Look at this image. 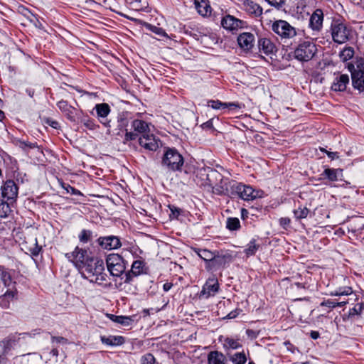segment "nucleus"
Wrapping results in <instances>:
<instances>
[{
	"label": "nucleus",
	"instance_id": "41",
	"mask_svg": "<svg viewBox=\"0 0 364 364\" xmlns=\"http://www.w3.org/2000/svg\"><path fill=\"white\" fill-rule=\"evenodd\" d=\"M348 303L347 301H340V302H336L335 301H333V300H331V299H328L326 301H323L321 304V306H326V307H328L330 309H334L336 307H342V306H344L345 305H346Z\"/></svg>",
	"mask_w": 364,
	"mask_h": 364
},
{
	"label": "nucleus",
	"instance_id": "8",
	"mask_svg": "<svg viewBox=\"0 0 364 364\" xmlns=\"http://www.w3.org/2000/svg\"><path fill=\"white\" fill-rule=\"evenodd\" d=\"M65 256L80 269L82 267L85 263L88 262L90 259L93 257L88 254L87 250L80 248L79 247H76L72 252L67 253Z\"/></svg>",
	"mask_w": 364,
	"mask_h": 364
},
{
	"label": "nucleus",
	"instance_id": "21",
	"mask_svg": "<svg viewBox=\"0 0 364 364\" xmlns=\"http://www.w3.org/2000/svg\"><path fill=\"white\" fill-rule=\"evenodd\" d=\"M243 6L246 12L255 17H259L262 14V8L252 0H245Z\"/></svg>",
	"mask_w": 364,
	"mask_h": 364
},
{
	"label": "nucleus",
	"instance_id": "38",
	"mask_svg": "<svg viewBox=\"0 0 364 364\" xmlns=\"http://www.w3.org/2000/svg\"><path fill=\"white\" fill-rule=\"evenodd\" d=\"M0 279L6 287L12 284L10 274L3 267H0Z\"/></svg>",
	"mask_w": 364,
	"mask_h": 364
},
{
	"label": "nucleus",
	"instance_id": "7",
	"mask_svg": "<svg viewBox=\"0 0 364 364\" xmlns=\"http://www.w3.org/2000/svg\"><path fill=\"white\" fill-rule=\"evenodd\" d=\"M232 189L245 200H252L257 198L261 197V191L255 190L250 186H246L242 183H234L231 186Z\"/></svg>",
	"mask_w": 364,
	"mask_h": 364
},
{
	"label": "nucleus",
	"instance_id": "51",
	"mask_svg": "<svg viewBox=\"0 0 364 364\" xmlns=\"http://www.w3.org/2000/svg\"><path fill=\"white\" fill-rule=\"evenodd\" d=\"M141 364H154L155 358L151 353H146L141 358Z\"/></svg>",
	"mask_w": 364,
	"mask_h": 364
},
{
	"label": "nucleus",
	"instance_id": "52",
	"mask_svg": "<svg viewBox=\"0 0 364 364\" xmlns=\"http://www.w3.org/2000/svg\"><path fill=\"white\" fill-rule=\"evenodd\" d=\"M138 135L136 133L128 132L126 129V133L124 139V142L126 143L129 141L135 140L137 138Z\"/></svg>",
	"mask_w": 364,
	"mask_h": 364
},
{
	"label": "nucleus",
	"instance_id": "37",
	"mask_svg": "<svg viewBox=\"0 0 364 364\" xmlns=\"http://www.w3.org/2000/svg\"><path fill=\"white\" fill-rule=\"evenodd\" d=\"M80 122L89 130H95L99 126L95 123V120L88 116L83 117Z\"/></svg>",
	"mask_w": 364,
	"mask_h": 364
},
{
	"label": "nucleus",
	"instance_id": "11",
	"mask_svg": "<svg viewBox=\"0 0 364 364\" xmlns=\"http://www.w3.org/2000/svg\"><path fill=\"white\" fill-rule=\"evenodd\" d=\"M94 109L97 112V117L100 123L107 128V133H110L111 121L107 119V117L111 112L110 107L107 103H100L95 106Z\"/></svg>",
	"mask_w": 364,
	"mask_h": 364
},
{
	"label": "nucleus",
	"instance_id": "20",
	"mask_svg": "<svg viewBox=\"0 0 364 364\" xmlns=\"http://www.w3.org/2000/svg\"><path fill=\"white\" fill-rule=\"evenodd\" d=\"M221 24L224 28L233 31L241 27L242 21L236 18L233 16L226 15L223 18Z\"/></svg>",
	"mask_w": 364,
	"mask_h": 364
},
{
	"label": "nucleus",
	"instance_id": "40",
	"mask_svg": "<svg viewBox=\"0 0 364 364\" xmlns=\"http://www.w3.org/2000/svg\"><path fill=\"white\" fill-rule=\"evenodd\" d=\"M230 360L234 364H245L247 361V358L244 352L235 353L230 357Z\"/></svg>",
	"mask_w": 364,
	"mask_h": 364
},
{
	"label": "nucleus",
	"instance_id": "34",
	"mask_svg": "<svg viewBox=\"0 0 364 364\" xmlns=\"http://www.w3.org/2000/svg\"><path fill=\"white\" fill-rule=\"evenodd\" d=\"M58 108L65 113L68 118L70 121H75L74 111L75 109L69 105L66 101L61 100L58 103Z\"/></svg>",
	"mask_w": 364,
	"mask_h": 364
},
{
	"label": "nucleus",
	"instance_id": "30",
	"mask_svg": "<svg viewBox=\"0 0 364 364\" xmlns=\"http://www.w3.org/2000/svg\"><path fill=\"white\" fill-rule=\"evenodd\" d=\"M208 364H226L225 356L219 351H211L208 355Z\"/></svg>",
	"mask_w": 364,
	"mask_h": 364
},
{
	"label": "nucleus",
	"instance_id": "61",
	"mask_svg": "<svg viewBox=\"0 0 364 364\" xmlns=\"http://www.w3.org/2000/svg\"><path fill=\"white\" fill-rule=\"evenodd\" d=\"M173 287V284L170 282H166L163 285V289L165 291H168Z\"/></svg>",
	"mask_w": 364,
	"mask_h": 364
},
{
	"label": "nucleus",
	"instance_id": "36",
	"mask_svg": "<svg viewBox=\"0 0 364 364\" xmlns=\"http://www.w3.org/2000/svg\"><path fill=\"white\" fill-rule=\"evenodd\" d=\"M226 228L232 231L240 228V222L237 218H228L226 221Z\"/></svg>",
	"mask_w": 364,
	"mask_h": 364
},
{
	"label": "nucleus",
	"instance_id": "42",
	"mask_svg": "<svg viewBox=\"0 0 364 364\" xmlns=\"http://www.w3.org/2000/svg\"><path fill=\"white\" fill-rule=\"evenodd\" d=\"M354 55V50L351 47L345 48L340 53V58L343 61L351 59Z\"/></svg>",
	"mask_w": 364,
	"mask_h": 364
},
{
	"label": "nucleus",
	"instance_id": "1",
	"mask_svg": "<svg viewBox=\"0 0 364 364\" xmlns=\"http://www.w3.org/2000/svg\"><path fill=\"white\" fill-rule=\"evenodd\" d=\"M80 272L82 277L90 282L100 286H106L107 274L105 270L104 262L102 259L93 257L88 262L85 263Z\"/></svg>",
	"mask_w": 364,
	"mask_h": 364
},
{
	"label": "nucleus",
	"instance_id": "49",
	"mask_svg": "<svg viewBox=\"0 0 364 364\" xmlns=\"http://www.w3.org/2000/svg\"><path fill=\"white\" fill-rule=\"evenodd\" d=\"M17 145L20 148H21L22 149H23L25 151L28 149H34V148L37 147L36 143H31L29 141H22V140H18L17 141Z\"/></svg>",
	"mask_w": 364,
	"mask_h": 364
},
{
	"label": "nucleus",
	"instance_id": "33",
	"mask_svg": "<svg viewBox=\"0 0 364 364\" xmlns=\"http://www.w3.org/2000/svg\"><path fill=\"white\" fill-rule=\"evenodd\" d=\"M13 202L5 198H0V218H6L12 211Z\"/></svg>",
	"mask_w": 364,
	"mask_h": 364
},
{
	"label": "nucleus",
	"instance_id": "16",
	"mask_svg": "<svg viewBox=\"0 0 364 364\" xmlns=\"http://www.w3.org/2000/svg\"><path fill=\"white\" fill-rule=\"evenodd\" d=\"M145 263L141 260H135L132 264L130 272L125 274V283H130L133 276H139L144 272Z\"/></svg>",
	"mask_w": 364,
	"mask_h": 364
},
{
	"label": "nucleus",
	"instance_id": "4",
	"mask_svg": "<svg viewBox=\"0 0 364 364\" xmlns=\"http://www.w3.org/2000/svg\"><path fill=\"white\" fill-rule=\"evenodd\" d=\"M317 52L315 43L311 41H304L299 43L294 51V58L301 62L311 60Z\"/></svg>",
	"mask_w": 364,
	"mask_h": 364
},
{
	"label": "nucleus",
	"instance_id": "17",
	"mask_svg": "<svg viewBox=\"0 0 364 364\" xmlns=\"http://www.w3.org/2000/svg\"><path fill=\"white\" fill-rule=\"evenodd\" d=\"M239 46L245 50H250L254 46L255 36L250 33H243L237 37Z\"/></svg>",
	"mask_w": 364,
	"mask_h": 364
},
{
	"label": "nucleus",
	"instance_id": "35",
	"mask_svg": "<svg viewBox=\"0 0 364 364\" xmlns=\"http://www.w3.org/2000/svg\"><path fill=\"white\" fill-rule=\"evenodd\" d=\"M353 289L350 287H339L332 291L330 292L331 296H348L353 294Z\"/></svg>",
	"mask_w": 364,
	"mask_h": 364
},
{
	"label": "nucleus",
	"instance_id": "56",
	"mask_svg": "<svg viewBox=\"0 0 364 364\" xmlns=\"http://www.w3.org/2000/svg\"><path fill=\"white\" fill-rule=\"evenodd\" d=\"M364 308V304L363 303L357 304L354 308L352 309L353 314L359 315L361 314L363 309Z\"/></svg>",
	"mask_w": 364,
	"mask_h": 364
},
{
	"label": "nucleus",
	"instance_id": "27",
	"mask_svg": "<svg viewBox=\"0 0 364 364\" xmlns=\"http://www.w3.org/2000/svg\"><path fill=\"white\" fill-rule=\"evenodd\" d=\"M193 252L205 262V265L210 263L211 260L214 259L215 254L217 251H210L207 249L203 248H193Z\"/></svg>",
	"mask_w": 364,
	"mask_h": 364
},
{
	"label": "nucleus",
	"instance_id": "59",
	"mask_svg": "<svg viewBox=\"0 0 364 364\" xmlns=\"http://www.w3.org/2000/svg\"><path fill=\"white\" fill-rule=\"evenodd\" d=\"M246 333L247 336L249 337H251L252 338H255L257 336V333L255 331L251 329H247Z\"/></svg>",
	"mask_w": 364,
	"mask_h": 364
},
{
	"label": "nucleus",
	"instance_id": "13",
	"mask_svg": "<svg viewBox=\"0 0 364 364\" xmlns=\"http://www.w3.org/2000/svg\"><path fill=\"white\" fill-rule=\"evenodd\" d=\"M219 290V284L217 278L214 276L210 277L203 285L199 294L200 299H208L213 296Z\"/></svg>",
	"mask_w": 364,
	"mask_h": 364
},
{
	"label": "nucleus",
	"instance_id": "14",
	"mask_svg": "<svg viewBox=\"0 0 364 364\" xmlns=\"http://www.w3.org/2000/svg\"><path fill=\"white\" fill-rule=\"evenodd\" d=\"M97 242L102 249L107 250L119 249L122 246L119 237L114 235L100 237Z\"/></svg>",
	"mask_w": 364,
	"mask_h": 364
},
{
	"label": "nucleus",
	"instance_id": "64",
	"mask_svg": "<svg viewBox=\"0 0 364 364\" xmlns=\"http://www.w3.org/2000/svg\"><path fill=\"white\" fill-rule=\"evenodd\" d=\"M247 215H248V211L246 209L242 208L241 210V216H242V218L244 219L246 217H247Z\"/></svg>",
	"mask_w": 364,
	"mask_h": 364
},
{
	"label": "nucleus",
	"instance_id": "24",
	"mask_svg": "<svg viewBox=\"0 0 364 364\" xmlns=\"http://www.w3.org/2000/svg\"><path fill=\"white\" fill-rule=\"evenodd\" d=\"M7 287L8 289L4 294L1 301V305L4 307L9 306V302L17 298V291L14 288V283L12 282V284Z\"/></svg>",
	"mask_w": 364,
	"mask_h": 364
},
{
	"label": "nucleus",
	"instance_id": "57",
	"mask_svg": "<svg viewBox=\"0 0 364 364\" xmlns=\"http://www.w3.org/2000/svg\"><path fill=\"white\" fill-rule=\"evenodd\" d=\"M321 150L323 152H326V154L328 155V156L331 159H334L336 158H338V152H331V151H326V149H321Z\"/></svg>",
	"mask_w": 364,
	"mask_h": 364
},
{
	"label": "nucleus",
	"instance_id": "9",
	"mask_svg": "<svg viewBox=\"0 0 364 364\" xmlns=\"http://www.w3.org/2000/svg\"><path fill=\"white\" fill-rule=\"evenodd\" d=\"M232 256L229 253L220 254L218 251L215 254V257L210 263L205 265L208 271H215L220 267H224L227 264L232 262Z\"/></svg>",
	"mask_w": 364,
	"mask_h": 364
},
{
	"label": "nucleus",
	"instance_id": "44",
	"mask_svg": "<svg viewBox=\"0 0 364 364\" xmlns=\"http://www.w3.org/2000/svg\"><path fill=\"white\" fill-rule=\"evenodd\" d=\"M135 316H119L117 323H119L124 326H131L134 321Z\"/></svg>",
	"mask_w": 364,
	"mask_h": 364
},
{
	"label": "nucleus",
	"instance_id": "43",
	"mask_svg": "<svg viewBox=\"0 0 364 364\" xmlns=\"http://www.w3.org/2000/svg\"><path fill=\"white\" fill-rule=\"evenodd\" d=\"M223 346L227 349H237L241 346L237 340L231 338H226Z\"/></svg>",
	"mask_w": 364,
	"mask_h": 364
},
{
	"label": "nucleus",
	"instance_id": "31",
	"mask_svg": "<svg viewBox=\"0 0 364 364\" xmlns=\"http://www.w3.org/2000/svg\"><path fill=\"white\" fill-rule=\"evenodd\" d=\"M330 181H337L343 176V170L341 168H327L322 173Z\"/></svg>",
	"mask_w": 364,
	"mask_h": 364
},
{
	"label": "nucleus",
	"instance_id": "62",
	"mask_svg": "<svg viewBox=\"0 0 364 364\" xmlns=\"http://www.w3.org/2000/svg\"><path fill=\"white\" fill-rule=\"evenodd\" d=\"M310 334L313 339H317L319 337V333L318 331H312Z\"/></svg>",
	"mask_w": 364,
	"mask_h": 364
},
{
	"label": "nucleus",
	"instance_id": "53",
	"mask_svg": "<svg viewBox=\"0 0 364 364\" xmlns=\"http://www.w3.org/2000/svg\"><path fill=\"white\" fill-rule=\"evenodd\" d=\"M269 4L277 9H280L285 3V0H266Z\"/></svg>",
	"mask_w": 364,
	"mask_h": 364
},
{
	"label": "nucleus",
	"instance_id": "2",
	"mask_svg": "<svg viewBox=\"0 0 364 364\" xmlns=\"http://www.w3.org/2000/svg\"><path fill=\"white\" fill-rule=\"evenodd\" d=\"M333 41L338 44H343L352 38L351 27L340 19H334L330 26Z\"/></svg>",
	"mask_w": 364,
	"mask_h": 364
},
{
	"label": "nucleus",
	"instance_id": "25",
	"mask_svg": "<svg viewBox=\"0 0 364 364\" xmlns=\"http://www.w3.org/2000/svg\"><path fill=\"white\" fill-rule=\"evenodd\" d=\"M25 248L33 256H38L42 249L36 237H28V240L25 241Z\"/></svg>",
	"mask_w": 364,
	"mask_h": 364
},
{
	"label": "nucleus",
	"instance_id": "50",
	"mask_svg": "<svg viewBox=\"0 0 364 364\" xmlns=\"http://www.w3.org/2000/svg\"><path fill=\"white\" fill-rule=\"evenodd\" d=\"M147 27L149 28V29L151 31L154 32V33H156V35H158L159 36H167L166 33L161 28H159L156 26L151 25V24H149L147 26Z\"/></svg>",
	"mask_w": 364,
	"mask_h": 364
},
{
	"label": "nucleus",
	"instance_id": "19",
	"mask_svg": "<svg viewBox=\"0 0 364 364\" xmlns=\"http://www.w3.org/2000/svg\"><path fill=\"white\" fill-rule=\"evenodd\" d=\"M353 86L360 92H364V71L354 70L351 72Z\"/></svg>",
	"mask_w": 364,
	"mask_h": 364
},
{
	"label": "nucleus",
	"instance_id": "29",
	"mask_svg": "<svg viewBox=\"0 0 364 364\" xmlns=\"http://www.w3.org/2000/svg\"><path fill=\"white\" fill-rule=\"evenodd\" d=\"M195 6L199 14L207 16L211 14V8L208 0H194Z\"/></svg>",
	"mask_w": 364,
	"mask_h": 364
},
{
	"label": "nucleus",
	"instance_id": "23",
	"mask_svg": "<svg viewBox=\"0 0 364 364\" xmlns=\"http://www.w3.org/2000/svg\"><path fill=\"white\" fill-rule=\"evenodd\" d=\"M349 82V77L346 74H342L337 77L331 85V89L334 91L342 92L346 89Z\"/></svg>",
	"mask_w": 364,
	"mask_h": 364
},
{
	"label": "nucleus",
	"instance_id": "63",
	"mask_svg": "<svg viewBox=\"0 0 364 364\" xmlns=\"http://www.w3.org/2000/svg\"><path fill=\"white\" fill-rule=\"evenodd\" d=\"M108 318L112 321L117 323V318L119 316H116L114 314H107Z\"/></svg>",
	"mask_w": 364,
	"mask_h": 364
},
{
	"label": "nucleus",
	"instance_id": "45",
	"mask_svg": "<svg viewBox=\"0 0 364 364\" xmlns=\"http://www.w3.org/2000/svg\"><path fill=\"white\" fill-rule=\"evenodd\" d=\"M92 237V232L89 230H82L78 235V239L80 242L87 243L91 240Z\"/></svg>",
	"mask_w": 364,
	"mask_h": 364
},
{
	"label": "nucleus",
	"instance_id": "55",
	"mask_svg": "<svg viewBox=\"0 0 364 364\" xmlns=\"http://www.w3.org/2000/svg\"><path fill=\"white\" fill-rule=\"evenodd\" d=\"M51 341L53 343H63V344L68 343V339L64 337H61V336H52Z\"/></svg>",
	"mask_w": 364,
	"mask_h": 364
},
{
	"label": "nucleus",
	"instance_id": "48",
	"mask_svg": "<svg viewBox=\"0 0 364 364\" xmlns=\"http://www.w3.org/2000/svg\"><path fill=\"white\" fill-rule=\"evenodd\" d=\"M258 247H259V246L255 244V241L252 240L247 245V248L245 250V252L247 256L253 255L255 254Z\"/></svg>",
	"mask_w": 364,
	"mask_h": 364
},
{
	"label": "nucleus",
	"instance_id": "12",
	"mask_svg": "<svg viewBox=\"0 0 364 364\" xmlns=\"http://www.w3.org/2000/svg\"><path fill=\"white\" fill-rule=\"evenodd\" d=\"M141 147L149 151H156L161 146V141L152 134H142L139 139Z\"/></svg>",
	"mask_w": 364,
	"mask_h": 364
},
{
	"label": "nucleus",
	"instance_id": "3",
	"mask_svg": "<svg viewBox=\"0 0 364 364\" xmlns=\"http://www.w3.org/2000/svg\"><path fill=\"white\" fill-rule=\"evenodd\" d=\"M184 163L182 155L173 148H167L162 158V166L172 171H181Z\"/></svg>",
	"mask_w": 364,
	"mask_h": 364
},
{
	"label": "nucleus",
	"instance_id": "6",
	"mask_svg": "<svg viewBox=\"0 0 364 364\" xmlns=\"http://www.w3.org/2000/svg\"><path fill=\"white\" fill-rule=\"evenodd\" d=\"M107 267L114 277H119L125 271L124 259L118 254H109L106 259Z\"/></svg>",
	"mask_w": 364,
	"mask_h": 364
},
{
	"label": "nucleus",
	"instance_id": "60",
	"mask_svg": "<svg viewBox=\"0 0 364 364\" xmlns=\"http://www.w3.org/2000/svg\"><path fill=\"white\" fill-rule=\"evenodd\" d=\"M48 123L53 128L58 129L59 127V123L55 120H48Z\"/></svg>",
	"mask_w": 364,
	"mask_h": 364
},
{
	"label": "nucleus",
	"instance_id": "58",
	"mask_svg": "<svg viewBox=\"0 0 364 364\" xmlns=\"http://www.w3.org/2000/svg\"><path fill=\"white\" fill-rule=\"evenodd\" d=\"M7 353H4L2 350L1 354H0V364H6L8 362V358L6 357Z\"/></svg>",
	"mask_w": 364,
	"mask_h": 364
},
{
	"label": "nucleus",
	"instance_id": "28",
	"mask_svg": "<svg viewBox=\"0 0 364 364\" xmlns=\"http://www.w3.org/2000/svg\"><path fill=\"white\" fill-rule=\"evenodd\" d=\"M100 340L103 344L110 346H121L125 342L124 338L121 336H102Z\"/></svg>",
	"mask_w": 364,
	"mask_h": 364
},
{
	"label": "nucleus",
	"instance_id": "15",
	"mask_svg": "<svg viewBox=\"0 0 364 364\" xmlns=\"http://www.w3.org/2000/svg\"><path fill=\"white\" fill-rule=\"evenodd\" d=\"M323 13L321 9H316L309 18V26L314 32H320L323 28Z\"/></svg>",
	"mask_w": 364,
	"mask_h": 364
},
{
	"label": "nucleus",
	"instance_id": "46",
	"mask_svg": "<svg viewBox=\"0 0 364 364\" xmlns=\"http://www.w3.org/2000/svg\"><path fill=\"white\" fill-rule=\"evenodd\" d=\"M309 213V210L306 207H299L298 209L294 210V215L296 219L306 218Z\"/></svg>",
	"mask_w": 364,
	"mask_h": 364
},
{
	"label": "nucleus",
	"instance_id": "18",
	"mask_svg": "<svg viewBox=\"0 0 364 364\" xmlns=\"http://www.w3.org/2000/svg\"><path fill=\"white\" fill-rule=\"evenodd\" d=\"M259 51L265 55H271L277 51V48L273 42L269 38H262L258 41Z\"/></svg>",
	"mask_w": 364,
	"mask_h": 364
},
{
	"label": "nucleus",
	"instance_id": "5",
	"mask_svg": "<svg viewBox=\"0 0 364 364\" xmlns=\"http://www.w3.org/2000/svg\"><path fill=\"white\" fill-rule=\"evenodd\" d=\"M272 29L282 39H291L297 36L296 29L284 20H277L273 22Z\"/></svg>",
	"mask_w": 364,
	"mask_h": 364
},
{
	"label": "nucleus",
	"instance_id": "54",
	"mask_svg": "<svg viewBox=\"0 0 364 364\" xmlns=\"http://www.w3.org/2000/svg\"><path fill=\"white\" fill-rule=\"evenodd\" d=\"M291 220L289 218H282L279 219V225L284 229H287L290 225Z\"/></svg>",
	"mask_w": 364,
	"mask_h": 364
},
{
	"label": "nucleus",
	"instance_id": "39",
	"mask_svg": "<svg viewBox=\"0 0 364 364\" xmlns=\"http://www.w3.org/2000/svg\"><path fill=\"white\" fill-rule=\"evenodd\" d=\"M129 120L127 113L122 112L117 116V126L119 129H125L128 126Z\"/></svg>",
	"mask_w": 364,
	"mask_h": 364
},
{
	"label": "nucleus",
	"instance_id": "10",
	"mask_svg": "<svg viewBox=\"0 0 364 364\" xmlns=\"http://www.w3.org/2000/svg\"><path fill=\"white\" fill-rule=\"evenodd\" d=\"M1 196L9 201L15 203L18 193V187L13 180H7L1 186Z\"/></svg>",
	"mask_w": 364,
	"mask_h": 364
},
{
	"label": "nucleus",
	"instance_id": "32",
	"mask_svg": "<svg viewBox=\"0 0 364 364\" xmlns=\"http://www.w3.org/2000/svg\"><path fill=\"white\" fill-rule=\"evenodd\" d=\"M132 127L138 133L147 134L149 132V125L145 121L141 119H134L132 122Z\"/></svg>",
	"mask_w": 364,
	"mask_h": 364
},
{
	"label": "nucleus",
	"instance_id": "22",
	"mask_svg": "<svg viewBox=\"0 0 364 364\" xmlns=\"http://www.w3.org/2000/svg\"><path fill=\"white\" fill-rule=\"evenodd\" d=\"M20 338L16 335H11L0 341V348L4 353H8L18 343Z\"/></svg>",
	"mask_w": 364,
	"mask_h": 364
},
{
	"label": "nucleus",
	"instance_id": "47",
	"mask_svg": "<svg viewBox=\"0 0 364 364\" xmlns=\"http://www.w3.org/2000/svg\"><path fill=\"white\" fill-rule=\"evenodd\" d=\"M61 186L67 193H70L75 196H82V193L79 190L75 189L74 187L68 183H61Z\"/></svg>",
	"mask_w": 364,
	"mask_h": 364
},
{
	"label": "nucleus",
	"instance_id": "26",
	"mask_svg": "<svg viewBox=\"0 0 364 364\" xmlns=\"http://www.w3.org/2000/svg\"><path fill=\"white\" fill-rule=\"evenodd\" d=\"M208 105L214 109H223L226 108L229 109H240L241 107L238 103L235 102H222L220 100H209Z\"/></svg>",
	"mask_w": 364,
	"mask_h": 364
}]
</instances>
